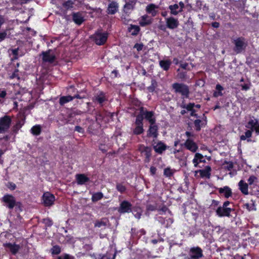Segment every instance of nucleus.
I'll return each mask as SVG.
<instances>
[{
    "mask_svg": "<svg viewBox=\"0 0 259 259\" xmlns=\"http://www.w3.org/2000/svg\"><path fill=\"white\" fill-rule=\"evenodd\" d=\"M72 16L73 21L78 25L81 24L84 21L83 13L82 12L73 13Z\"/></svg>",
    "mask_w": 259,
    "mask_h": 259,
    "instance_id": "f3484780",
    "label": "nucleus"
},
{
    "mask_svg": "<svg viewBox=\"0 0 259 259\" xmlns=\"http://www.w3.org/2000/svg\"><path fill=\"white\" fill-rule=\"evenodd\" d=\"M92 38L97 45H102L107 39L108 33L98 31L92 36Z\"/></svg>",
    "mask_w": 259,
    "mask_h": 259,
    "instance_id": "0eeeda50",
    "label": "nucleus"
},
{
    "mask_svg": "<svg viewBox=\"0 0 259 259\" xmlns=\"http://www.w3.org/2000/svg\"><path fill=\"white\" fill-rule=\"evenodd\" d=\"M194 106L195 104L192 103H190L187 105L183 103L181 105V107H182L183 108H185L189 111L193 110Z\"/></svg>",
    "mask_w": 259,
    "mask_h": 259,
    "instance_id": "8fccbe9b",
    "label": "nucleus"
},
{
    "mask_svg": "<svg viewBox=\"0 0 259 259\" xmlns=\"http://www.w3.org/2000/svg\"><path fill=\"white\" fill-rule=\"evenodd\" d=\"M74 97L71 96H62L60 98L59 103L61 105H63L71 101Z\"/></svg>",
    "mask_w": 259,
    "mask_h": 259,
    "instance_id": "f704fd0d",
    "label": "nucleus"
},
{
    "mask_svg": "<svg viewBox=\"0 0 259 259\" xmlns=\"http://www.w3.org/2000/svg\"><path fill=\"white\" fill-rule=\"evenodd\" d=\"M240 86L242 88V90L247 91L250 88L251 83L249 81H248L247 83H244L243 84H241Z\"/></svg>",
    "mask_w": 259,
    "mask_h": 259,
    "instance_id": "864d4df0",
    "label": "nucleus"
},
{
    "mask_svg": "<svg viewBox=\"0 0 259 259\" xmlns=\"http://www.w3.org/2000/svg\"><path fill=\"white\" fill-rule=\"evenodd\" d=\"M7 36V33L6 32H0V40H4Z\"/></svg>",
    "mask_w": 259,
    "mask_h": 259,
    "instance_id": "69168bd1",
    "label": "nucleus"
},
{
    "mask_svg": "<svg viewBox=\"0 0 259 259\" xmlns=\"http://www.w3.org/2000/svg\"><path fill=\"white\" fill-rule=\"evenodd\" d=\"M44 222L45 224H46L48 226H51L53 224V222H52V220H51L50 219H44Z\"/></svg>",
    "mask_w": 259,
    "mask_h": 259,
    "instance_id": "052dcab7",
    "label": "nucleus"
},
{
    "mask_svg": "<svg viewBox=\"0 0 259 259\" xmlns=\"http://www.w3.org/2000/svg\"><path fill=\"white\" fill-rule=\"evenodd\" d=\"M172 88L176 94H180L183 98H188L189 89L186 84L182 83H174L172 84Z\"/></svg>",
    "mask_w": 259,
    "mask_h": 259,
    "instance_id": "f03ea898",
    "label": "nucleus"
},
{
    "mask_svg": "<svg viewBox=\"0 0 259 259\" xmlns=\"http://www.w3.org/2000/svg\"><path fill=\"white\" fill-rule=\"evenodd\" d=\"M184 146L187 150L193 153H195L198 149L197 144L191 138H188L186 140Z\"/></svg>",
    "mask_w": 259,
    "mask_h": 259,
    "instance_id": "1a4fd4ad",
    "label": "nucleus"
},
{
    "mask_svg": "<svg viewBox=\"0 0 259 259\" xmlns=\"http://www.w3.org/2000/svg\"><path fill=\"white\" fill-rule=\"evenodd\" d=\"M133 4H130V3L125 4V5L124 6V9L125 11H126L127 10L132 9H133Z\"/></svg>",
    "mask_w": 259,
    "mask_h": 259,
    "instance_id": "bf43d9fd",
    "label": "nucleus"
},
{
    "mask_svg": "<svg viewBox=\"0 0 259 259\" xmlns=\"http://www.w3.org/2000/svg\"><path fill=\"white\" fill-rule=\"evenodd\" d=\"M25 118L22 117L21 119H20L17 122L16 125L13 127V132L15 133H17L18 131L22 127V126L24 125L25 123Z\"/></svg>",
    "mask_w": 259,
    "mask_h": 259,
    "instance_id": "7c9ffc66",
    "label": "nucleus"
},
{
    "mask_svg": "<svg viewBox=\"0 0 259 259\" xmlns=\"http://www.w3.org/2000/svg\"><path fill=\"white\" fill-rule=\"evenodd\" d=\"M118 211L120 213L130 212L132 211V204L127 201L124 200L120 204Z\"/></svg>",
    "mask_w": 259,
    "mask_h": 259,
    "instance_id": "f8f14e48",
    "label": "nucleus"
},
{
    "mask_svg": "<svg viewBox=\"0 0 259 259\" xmlns=\"http://www.w3.org/2000/svg\"><path fill=\"white\" fill-rule=\"evenodd\" d=\"M257 180V178L254 176H251L248 179V182L250 185L253 184V183L256 181Z\"/></svg>",
    "mask_w": 259,
    "mask_h": 259,
    "instance_id": "6e6d98bb",
    "label": "nucleus"
},
{
    "mask_svg": "<svg viewBox=\"0 0 259 259\" xmlns=\"http://www.w3.org/2000/svg\"><path fill=\"white\" fill-rule=\"evenodd\" d=\"M150 171L152 175H154L156 171V168L154 166H151L150 168Z\"/></svg>",
    "mask_w": 259,
    "mask_h": 259,
    "instance_id": "774afa93",
    "label": "nucleus"
},
{
    "mask_svg": "<svg viewBox=\"0 0 259 259\" xmlns=\"http://www.w3.org/2000/svg\"><path fill=\"white\" fill-rule=\"evenodd\" d=\"M139 149L141 154L145 156L147 159H149L151 156V149L150 147H146L143 145H140Z\"/></svg>",
    "mask_w": 259,
    "mask_h": 259,
    "instance_id": "b1692460",
    "label": "nucleus"
},
{
    "mask_svg": "<svg viewBox=\"0 0 259 259\" xmlns=\"http://www.w3.org/2000/svg\"><path fill=\"white\" fill-rule=\"evenodd\" d=\"M258 123L257 119L255 118L250 119L247 123V127L251 129V131L255 130L257 125Z\"/></svg>",
    "mask_w": 259,
    "mask_h": 259,
    "instance_id": "473e14b6",
    "label": "nucleus"
},
{
    "mask_svg": "<svg viewBox=\"0 0 259 259\" xmlns=\"http://www.w3.org/2000/svg\"><path fill=\"white\" fill-rule=\"evenodd\" d=\"M10 77L11 78H17L18 79L19 78V75H18V70L17 69H16L13 74L11 75Z\"/></svg>",
    "mask_w": 259,
    "mask_h": 259,
    "instance_id": "13d9d810",
    "label": "nucleus"
},
{
    "mask_svg": "<svg viewBox=\"0 0 259 259\" xmlns=\"http://www.w3.org/2000/svg\"><path fill=\"white\" fill-rule=\"evenodd\" d=\"M205 162L206 160L202 154L195 152L194 158L192 160L194 167H197L199 163H205Z\"/></svg>",
    "mask_w": 259,
    "mask_h": 259,
    "instance_id": "6ab92c4d",
    "label": "nucleus"
},
{
    "mask_svg": "<svg viewBox=\"0 0 259 259\" xmlns=\"http://www.w3.org/2000/svg\"><path fill=\"white\" fill-rule=\"evenodd\" d=\"M153 146L155 151L158 154L162 153L167 148L166 145L161 141L154 142Z\"/></svg>",
    "mask_w": 259,
    "mask_h": 259,
    "instance_id": "a211bd4d",
    "label": "nucleus"
},
{
    "mask_svg": "<svg viewBox=\"0 0 259 259\" xmlns=\"http://www.w3.org/2000/svg\"><path fill=\"white\" fill-rule=\"evenodd\" d=\"M231 212L230 208H225L223 206H219L216 210V214L219 217H229Z\"/></svg>",
    "mask_w": 259,
    "mask_h": 259,
    "instance_id": "dca6fc26",
    "label": "nucleus"
},
{
    "mask_svg": "<svg viewBox=\"0 0 259 259\" xmlns=\"http://www.w3.org/2000/svg\"><path fill=\"white\" fill-rule=\"evenodd\" d=\"M203 256V250L199 247L196 246L190 249L188 255L184 259H201Z\"/></svg>",
    "mask_w": 259,
    "mask_h": 259,
    "instance_id": "423d86ee",
    "label": "nucleus"
},
{
    "mask_svg": "<svg viewBox=\"0 0 259 259\" xmlns=\"http://www.w3.org/2000/svg\"><path fill=\"white\" fill-rule=\"evenodd\" d=\"M41 131V127L40 125H35L31 127L30 130L31 133L35 136L39 135Z\"/></svg>",
    "mask_w": 259,
    "mask_h": 259,
    "instance_id": "c9c22d12",
    "label": "nucleus"
},
{
    "mask_svg": "<svg viewBox=\"0 0 259 259\" xmlns=\"http://www.w3.org/2000/svg\"><path fill=\"white\" fill-rule=\"evenodd\" d=\"M7 186L11 190H14L16 188V184L12 182H9Z\"/></svg>",
    "mask_w": 259,
    "mask_h": 259,
    "instance_id": "4d7b16f0",
    "label": "nucleus"
},
{
    "mask_svg": "<svg viewBox=\"0 0 259 259\" xmlns=\"http://www.w3.org/2000/svg\"><path fill=\"white\" fill-rule=\"evenodd\" d=\"M116 188L121 193H124L126 189V187L123 183H117Z\"/></svg>",
    "mask_w": 259,
    "mask_h": 259,
    "instance_id": "a18cd8bd",
    "label": "nucleus"
},
{
    "mask_svg": "<svg viewBox=\"0 0 259 259\" xmlns=\"http://www.w3.org/2000/svg\"><path fill=\"white\" fill-rule=\"evenodd\" d=\"M171 64L169 60H161L159 61V65L164 70L167 71L169 69Z\"/></svg>",
    "mask_w": 259,
    "mask_h": 259,
    "instance_id": "2f4dec72",
    "label": "nucleus"
},
{
    "mask_svg": "<svg viewBox=\"0 0 259 259\" xmlns=\"http://www.w3.org/2000/svg\"><path fill=\"white\" fill-rule=\"evenodd\" d=\"M143 117L142 115H138L136 117V121H135V125H142L143 124Z\"/></svg>",
    "mask_w": 259,
    "mask_h": 259,
    "instance_id": "09e8293b",
    "label": "nucleus"
},
{
    "mask_svg": "<svg viewBox=\"0 0 259 259\" xmlns=\"http://www.w3.org/2000/svg\"><path fill=\"white\" fill-rule=\"evenodd\" d=\"M148 136L156 138L158 136V127L156 125L151 124L148 131Z\"/></svg>",
    "mask_w": 259,
    "mask_h": 259,
    "instance_id": "aec40b11",
    "label": "nucleus"
},
{
    "mask_svg": "<svg viewBox=\"0 0 259 259\" xmlns=\"http://www.w3.org/2000/svg\"><path fill=\"white\" fill-rule=\"evenodd\" d=\"M252 131L251 130H247L245 132L244 135H242L240 136V140L244 141L247 140L248 142L251 141L250 138L252 136Z\"/></svg>",
    "mask_w": 259,
    "mask_h": 259,
    "instance_id": "ea45409f",
    "label": "nucleus"
},
{
    "mask_svg": "<svg viewBox=\"0 0 259 259\" xmlns=\"http://www.w3.org/2000/svg\"><path fill=\"white\" fill-rule=\"evenodd\" d=\"M215 90L216 91L214 92L213 94L214 97H218L223 95L222 92L224 90V88L222 85L219 84H217L215 87Z\"/></svg>",
    "mask_w": 259,
    "mask_h": 259,
    "instance_id": "4c0bfd02",
    "label": "nucleus"
},
{
    "mask_svg": "<svg viewBox=\"0 0 259 259\" xmlns=\"http://www.w3.org/2000/svg\"><path fill=\"white\" fill-rule=\"evenodd\" d=\"M211 168L210 166L207 165L203 169L196 170L195 171L196 176L197 174H199L200 177L202 178L209 179L211 176Z\"/></svg>",
    "mask_w": 259,
    "mask_h": 259,
    "instance_id": "9b49d317",
    "label": "nucleus"
},
{
    "mask_svg": "<svg viewBox=\"0 0 259 259\" xmlns=\"http://www.w3.org/2000/svg\"><path fill=\"white\" fill-rule=\"evenodd\" d=\"M233 43L234 45L233 50L237 54L241 53L244 51L247 46V41L243 37L233 39Z\"/></svg>",
    "mask_w": 259,
    "mask_h": 259,
    "instance_id": "7ed1b4c3",
    "label": "nucleus"
},
{
    "mask_svg": "<svg viewBox=\"0 0 259 259\" xmlns=\"http://www.w3.org/2000/svg\"><path fill=\"white\" fill-rule=\"evenodd\" d=\"M95 100L100 104H102L105 100V97L103 93H100L95 97Z\"/></svg>",
    "mask_w": 259,
    "mask_h": 259,
    "instance_id": "79ce46f5",
    "label": "nucleus"
},
{
    "mask_svg": "<svg viewBox=\"0 0 259 259\" xmlns=\"http://www.w3.org/2000/svg\"><path fill=\"white\" fill-rule=\"evenodd\" d=\"M168 9L170 10V14L174 16H176L180 13L183 12L178 4L169 5L168 6Z\"/></svg>",
    "mask_w": 259,
    "mask_h": 259,
    "instance_id": "5701e85b",
    "label": "nucleus"
},
{
    "mask_svg": "<svg viewBox=\"0 0 259 259\" xmlns=\"http://www.w3.org/2000/svg\"><path fill=\"white\" fill-rule=\"evenodd\" d=\"M206 117L204 114H203L202 117L199 119H197L194 120V124L195 130L197 131H199L202 127L206 124Z\"/></svg>",
    "mask_w": 259,
    "mask_h": 259,
    "instance_id": "4468645a",
    "label": "nucleus"
},
{
    "mask_svg": "<svg viewBox=\"0 0 259 259\" xmlns=\"http://www.w3.org/2000/svg\"><path fill=\"white\" fill-rule=\"evenodd\" d=\"M57 259H75L73 256L70 255L68 254H62V255L57 257Z\"/></svg>",
    "mask_w": 259,
    "mask_h": 259,
    "instance_id": "603ef678",
    "label": "nucleus"
},
{
    "mask_svg": "<svg viewBox=\"0 0 259 259\" xmlns=\"http://www.w3.org/2000/svg\"><path fill=\"white\" fill-rule=\"evenodd\" d=\"M115 254L114 250L112 248H110L106 254L102 256L100 255L99 259H114ZM95 259L97 258H96Z\"/></svg>",
    "mask_w": 259,
    "mask_h": 259,
    "instance_id": "393cba45",
    "label": "nucleus"
},
{
    "mask_svg": "<svg viewBox=\"0 0 259 259\" xmlns=\"http://www.w3.org/2000/svg\"><path fill=\"white\" fill-rule=\"evenodd\" d=\"M158 6L154 4H150L146 7V12L152 16H155L158 12Z\"/></svg>",
    "mask_w": 259,
    "mask_h": 259,
    "instance_id": "bb28decb",
    "label": "nucleus"
},
{
    "mask_svg": "<svg viewBox=\"0 0 259 259\" xmlns=\"http://www.w3.org/2000/svg\"><path fill=\"white\" fill-rule=\"evenodd\" d=\"M118 6L117 3L112 2L108 5L107 13L109 14H114L117 11Z\"/></svg>",
    "mask_w": 259,
    "mask_h": 259,
    "instance_id": "a878e982",
    "label": "nucleus"
},
{
    "mask_svg": "<svg viewBox=\"0 0 259 259\" xmlns=\"http://www.w3.org/2000/svg\"><path fill=\"white\" fill-rule=\"evenodd\" d=\"M5 19L4 17L0 15V28H1L2 26L5 23Z\"/></svg>",
    "mask_w": 259,
    "mask_h": 259,
    "instance_id": "338daca9",
    "label": "nucleus"
},
{
    "mask_svg": "<svg viewBox=\"0 0 259 259\" xmlns=\"http://www.w3.org/2000/svg\"><path fill=\"white\" fill-rule=\"evenodd\" d=\"M132 213L135 217L138 219L141 218L142 210L140 207H135L132 210Z\"/></svg>",
    "mask_w": 259,
    "mask_h": 259,
    "instance_id": "a19ab883",
    "label": "nucleus"
},
{
    "mask_svg": "<svg viewBox=\"0 0 259 259\" xmlns=\"http://www.w3.org/2000/svg\"><path fill=\"white\" fill-rule=\"evenodd\" d=\"M75 178L77 184L79 185H84L90 181V179L84 174H77Z\"/></svg>",
    "mask_w": 259,
    "mask_h": 259,
    "instance_id": "412c9836",
    "label": "nucleus"
},
{
    "mask_svg": "<svg viewBox=\"0 0 259 259\" xmlns=\"http://www.w3.org/2000/svg\"><path fill=\"white\" fill-rule=\"evenodd\" d=\"M133 134L134 135H140L144 132L143 126L136 125L135 128L133 130Z\"/></svg>",
    "mask_w": 259,
    "mask_h": 259,
    "instance_id": "37998d69",
    "label": "nucleus"
},
{
    "mask_svg": "<svg viewBox=\"0 0 259 259\" xmlns=\"http://www.w3.org/2000/svg\"><path fill=\"white\" fill-rule=\"evenodd\" d=\"M140 28L139 26L131 25L128 28V31L133 35H136L140 31Z\"/></svg>",
    "mask_w": 259,
    "mask_h": 259,
    "instance_id": "72a5a7b5",
    "label": "nucleus"
},
{
    "mask_svg": "<svg viewBox=\"0 0 259 259\" xmlns=\"http://www.w3.org/2000/svg\"><path fill=\"white\" fill-rule=\"evenodd\" d=\"M12 123V118L8 115L0 117V134H5L9 131Z\"/></svg>",
    "mask_w": 259,
    "mask_h": 259,
    "instance_id": "39448f33",
    "label": "nucleus"
},
{
    "mask_svg": "<svg viewBox=\"0 0 259 259\" xmlns=\"http://www.w3.org/2000/svg\"><path fill=\"white\" fill-rule=\"evenodd\" d=\"M166 212L168 213L170 217L165 218H164L163 217H158L157 218V220L165 227H168L173 223V219L171 217V214L169 210H168L166 207H163L159 210V214H163L164 212L165 213Z\"/></svg>",
    "mask_w": 259,
    "mask_h": 259,
    "instance_id": "20e7f679",
    "label": "nucleus"
},
{
    "mask_svg": "<svg viewBox=\"0 0 259 259\" xmlns=\"http://www.w3.org/2000/svg\"><path fill=\"white\" fill-rule=\"evenodd\" d=\"M239 189L244 195L248 194V186L243 180H241L238 183Z\"/></svg>",
    "mask_w": 259,
    "mask_h": 259,
    "instance_id": "cd10ccee",
    "label": "nucleus"
},
{
    "mask_svg": "<svg viewBox=\"0 0 259 259\" xmlns=\"http://www.w3.org/2000/svg\"><path fill=\"white\" fill-rule=\"evenodd\" d=\"M104 196L102 192H98L94 193L92 194V201L93 202H97L101 200Z\"/></svg>",
    "mask_w": 259,
    "mask_h": 259,
    "instance_id": "58836bf2",
    "label": "nucleus"
},
{
    "mask_svg": "<svg viewBox=\"0 0 259 259\" xmlns=\"http://www.w3.org/2000/svg\"><path fill=\"white\" fill-rule=\"evenodd\" d=\"M224 167L228 170H231L233 167V164L232 162H226L224 164Z\"/></svg>",
    "mask_w": 259,
    "mask_h": 259,
    "instance_id": "5fc2aeb1",
    "label": "nucleus"
},
{
    "mask_svg": "<svg viewBox=\"0 0 259 259\" xmlns=\"http://www.w3.org/2000/svg\"><path fill=\"white\" fill-rule=\"evenodd\" d=\"M165 23L167 27L170 29L177 28L179 25L178 19L173 17L166 18L165 19Z\"/></svg>",
    "mask_w": 259,
    "mask_h": 259,
    "instance_id": "ddd939ff",
    "label": "nucleus"
},
{
    "mask_svg": "<svg viewBox=\"0 0 259 259\" xmlns=\"http://www.w3.org/2000/svg\"><path fill=\"white\" fill-rule=\"evenodd\" d=\"M73 2L71 0H68L63 4V6L67 9L73 7Z\"/></svg>",
    "mask_w": 259,
    "mask_h": 259,
    "instance_id": "3c124183",
    "label": "nucleus"
},
{
    "mask_svg": "<svg viewBox=\"0 0 259 259\" xmlns=\"http://www.w3.org/2000/svg\"><path fill=\"white\" fill-rule=\"evenodd\" d=\"M174 171V170L167 167L164 169V175L166 177H170L173 175Z\"/></svg>",
    "mask_w": 259,
    "mask_h": 259,
    "instance_id": "de8ad7c7",
    "label": "nucleus"
},
{
    "mask_svg": "<svg viewBox=\"0 0 259 259\" xmlns=\"http://www.w3.org/2000/svg\"><path fill=\"white\" fill-rule=\"evenodd\" d=\"M41 55L42 57L43 61L45 62L53 63L55 59V54L51 50L42 52Z\"/></svg>",
    "mask_w": 259,
    "mask_h": 259,
    "instance_id": "9d476101",
    "label": "nucleus"
},
{
    "mask_svg": "<svg viewBox=\"0 0 259 259\" xmlns=\"http://www.w3.org/2000/svg\"><path fill=\"white\" fill-rule=\"evenodd\" d=\"M171 153L174 154L175 158L179 160L182 159L183 155V152L182 150L177 149L176 148L172 149Z\"/></svg>",
    "mask_w": 259,
    "mask_h": 259,
    "instance_id": "e433bc0d",
    "label": "nucleus"
},
{
    "mask_svg": "<svg viewBox=\"0 0 259 259\" xmlns=\"http://www.w3.org/2000/svg\"><path fill=\"white\" fill-rule=\"evenodd\" d=\"M106 226V220L105 219H103L100 221H96L95 223V227L101 228L104 227Z\"/></svg>",
    "mask_w": 259,
    "mask_h": 259,
    "instance_id": "c03bdc74",
    "label": "nucleus"
},
{
    "mask_svg": "<svg viewBox=\"0 0 259 259\" xmlns=\"http://www.w3.org/2000/svg\"><path fill=\"white\" fill-rule=\"evenodd\" d=\"M1 200L4 205L10 209H12L15 206L20 207L21 205V203L17 202L15 197L11 194H5Z\"/></svg>",
    "mask_w": 259,
    "mask_h": 259,
    "instance_id": "f257e3e1",
    "label": "nucleus"
},
{
    "mask_svg": "<svg viewBox=\"0 0 259 259\" xmlns=\"http://www.w3.org/2000/svg\"><path fill=\"white\" fill-rule=\"evenodd\" d=\"M6 96V92L5 91H0V102H1L3 99Z\"/></svg>",
    "mask_w": 259,
    "mask_h": 259,
    "instance_id": "e2e57ef3",
    "label": "nucleus"
},
{
    "mask_svg": "<svg viewBox=\"0 0 259 259\" xmlns=\"http://www.w3.org/2000/svg\"><path fill=\"white\" fill-rule=\"evenodd\" d=\"M7 251H10L13 254H16L19 250L20 247L15 243H8L4 244Z\"/></svg>",
    "mask_w": 259,
    "mask_h": 259,
    "instance_id": "2eb2a0df",
    "label": "nucleus"
},
{
    "mask_svg": "<svg viewBox=\"0 0 259 259\" xmlns=\"http://www.w3.org/2000/svg\"><path fill=\"white\" fill-rule=\"evenodd\" d=\"M42 204L47 207L52 206L55 200L54 195L49 192H45L41 198Z\"/></svg>",
    "mask_w": 259,
    "mask_h": 259,
    "instance_id": "6e6552de",
    "label": "nucleus"
},
{
    "mask_svg": "<svg viewBox=\"0 0 259 259\" xmlns=\"http://www.w3.org/2000/svg\"><path fill=\"white\" fill-rule=\"evenodd\" d=\"M143 115L144 116L145 118L148 120L151 124H154L155 122V119L154 117L153 112L152 111H146L143 113Z\"/></svg>",
    "mask_w": 259,
    "mask_h": 259,
    "instance_id": "c85d7f7f",
    "label": "nucleus"
},
{
    "mask_svg": "<svg viewBox=\"0 0 259 259\" xmlns=\"http://www.w3.org/2000/svg\"><path fill=\"white\" fill-rule=\"evenodd\" d=\"M18 49H13L12 50V54L14 55V59H17L18 58Z\"/></svg>",
    "mask_w": 259,
    "mask_h": 259,
    "instance_id": "0e129e2a",
    "label": "nucleus"
},
{
    "mask_svg": "<svg viewBox=\"0 0 259 259\" xmlns=\"http://www.w3.org/2000/svg\"><path fill=\"white\" fill-rule=\"evenodd\" d=\"M51 251L52 254L58 255L61 251V248L58 245H55L52 248Z\"/></svg>",
    "mask_w": 259,
    "mask_h": 259,
    "instance_id": "49530a36",
    "label": "nucleus"
},
{
    "mask_svg": "<svg viewBox=\"0 0 259 259\" xmlns=\"http://www.w3.org/2000/svg\"><path fill=\"white\" fill-rule=\"evenodd\" d=\"M143 45L140 44H136L134 46V48L136 49L137 51H140L142 50Z\"/></svg>",
    "mask_w": 259,
    "mask_h": 259,
    "instance_id": "680f3d73",
    "label": "nucleus"
},
{
    "mask_svg": "<svg viewBox=\"0 0 259 259\" xmlns=\"http://www.w3.org/2000/svg\"><path fill=\"white\" fill-rule=\"evenodd\" d=\"M219 193L223 196H224L225 198H228L231 196L232 192L231 188L228 186H225L223 188H219Z\"/></svg>",
    "mask_w": 259,
    "mask_h": 259,
    "instance_id": "4be33fe9",
    "label": "nucleus"
},
{
    "mask_svg": "<svg viewBox=\"0 0 259 259\" xmlns=\"http://www.w3.org/2000/svg\"><path fill=\"white\" fill-rule=\"evenodd\" d=\"M152 22L151 18L148 16L145 15L141 17V19L139 21V24L142 26H145L149 25Z\"/></svg>",
    "mask_w": 259,
    "mask_h": 259,
    "instance_id": "c756f323",
    "label": "nucleus"
}]
</instances>
